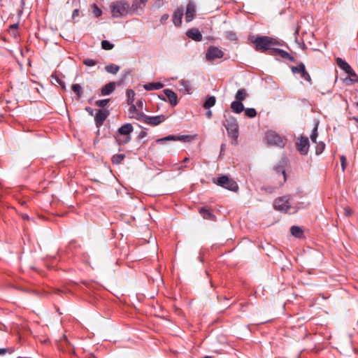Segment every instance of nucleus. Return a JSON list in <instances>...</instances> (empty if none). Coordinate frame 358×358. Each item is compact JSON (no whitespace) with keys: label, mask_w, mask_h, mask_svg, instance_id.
Returning a JSON list of instances; mask_svg holds the SVG:
<instances>
[{"label":"nucleus","mask_w":358,"mask_h":358,"mask_svg":"<svg viewBox=\"0 0 358 358\" xmlns=\"http://www.w3.org/2000/svg\"><path fill=\"white\" fill-rule=\"evenodd\" d=\"M292 71L293 73H299L302 78H303L307 82L312 83L311 77L306 70L305 65L303 63H300L299 66H292Z\"/></svg>","instance_id":"obj_10"},{"label":"nucleus","mask_w":358,"mask_h":358,"mask_svg":"<svg viewBox=\"0 0 358 358\" xmlns=\"http://www.w3.org/2000/svg\"><path fill=\"white\" fill-rule=\"evenodd\" d=\"M206 117H207L208 119L211 118V117H212V115H213V113H212V111H211L210 110H208L206 112Z\"/></svg>","instance_id":"obj_52"},{"label":"nucleus","mask_w":358,"mask_h":358,"mask_svg":"<svg viewBox=\"0 0 358 358\" xmlns=\"http://www.w3.org/2000/svg\"><path fill=\"white\" fill-rule=\"evenodd\" d=\"M108 115H109V111L108 110H106V109L99 110L94 116V122H95L96 126L98 128L101 127Z\"/></svg>","instance_id":"obj_12"},{"label":"nucleus","mask_w":358,"mask_h":358,"mask_svg":"<svg viewBox=\"0 0 358 358\" xmlns=\"http://www.w3.org/2000/svg\"><path fill=\"white\" fill-rule=\"evenodd\" d=\"M180 85L184 88L185 91L189 92L191 90L190 83L188 80H181L179 82Z\"/></svg>","instance_id":"obj_34"},{"label":"nucleus","mask_w":358,"mask_h":358,"mask_svg":"<svg viewBox=\"0 0 358 358\" xmlns=\"http://www.w3.org/2000/svg\"><path fill=\"white\" fill-rule=\"evenodd\" d=\"M357 106H358V101H357Z\"/></svg>","instance_id":"obj_61"},{"label":"nucleus","mask_w":358,"mask_h":358,"mask_svg":"<svg viewBox=\"0 0 358 358\" xmlns=\"http://www.w3.org/2000/svg\"><path fill=\"white\" fill-rule=\"evenodd\" d=\"M325 144L324 143H320L317 145L315 152L317 155L321 154L324 150Z\"/></svg>","instance_id":"obj_39"},{"label":"nucleus","mask_w":358,"mask_h":358,"mask_svg":"<svg viewBox=\"0 0 358 358\" xmlns=\"http://www.w3.org/2000/svg\"><path fill=\"white\" fill-rule=\"evenodd\" d=\"M266 140L269 145H276L280 148L285 146V141L274 131L267 132L266 134Z\"/></svg>","instance_id":"obj_7"},{"label":"nucleus","mask_w":358,"mask_h":358,"mask_svg":"<svg viewBox=\"0 0 358 358\" xmlns=\"http://www.w3.org/2000/svg\"><path fill=\"white\" fill-rule=\"evenodd\" d=\"M87 358H96L93 354L88 355Z\"/></svg>","instance_id":"obj_55"},{"label":"nucleus","mask_w":358,"mask_h":358,"mask_svg":"<svg viewBox=\"0 0 358 358\" xmlns=\"http://www.w3.org/2000/svg\"><path fill=\"white\" fill-rule=\"evenodd\" d=\"M199 212L200 215L203 217V219L209 220H215V217L209 208H207L206 207H201L199 209Z\"/></svg>","instance_id":"obj_18"},{"label":"nucleus","mask_w":358,"mask_h":358,"mask_svg":"<svg viewBox=\"0 0 358 358\" xmlns=\"http://www.w3.org/2000/svg\"><path fill=\"white\" fill-rule=\"evenodd\" d=\"M130 108H129V113L132 114V117H138V113H141L136 109V106L132 103L131 104H129Z\"/></svg>","instance_id":"obj_35"},{"label":"nucleus","mask_w":358,"mask_h":358,"mask_svg":"<svg viewBox=\"0 0 358 358\" xmlns=\"http://www.w3.org/2000/svg\"><path fill=\"white\" fill-rule=\"evenodd\" d=\"M224 117V120L223 121V126L227 129L229 136L233 139L231 143L233 145H237L238 137V125L236 119L229 113H225Z\"/></svg>","instance_id":"obj_2"},{"label":"nucleus","mask_w":358,"mask_h":358,"mask_svg":"<svg viewBox=\"0 0 358 358\" xmlns=\"http://www.w3.org/2000/svg\"><path fill=\"white\" fill-rule=\"evenodd\" d=\"M114 47V45L112 44L110 41H106V40H104V41H101V48L103 49V50H110L111 49H113Z\"/></svg>","instance_id":"obj_32"},{"label":"nucleus","mask_w":358,"mask_h":358,"mask_svg":"<svg viewBox=\"0 0 358 358\" xmlns=\"http://www.w3.org/2000/svg\"><path fill=\"white\" fill-rule=\"evenodd\" d=\"M290 197L289 196H283L277 198L274 201V208L275 210L287 213L292 206L289 203Z\"/></svg>","instance_id":"obj_6"},{"label":"nucleus","mask_w":358,"mask_h":358,"mask_svg":"<svg viewBox=\"0 0 358 358\" xmlns=\"http://www.w3.org/2000/svg\"><path fill=\"white\" fill-rule=\"evenodd\" d=\"M272 55H279L280 57L283 59H288L291 62H294V58L292 55H290L287 51L281 50V49H272Z\"/></svg>","instance_id":"obj_15"},{"label":"nucleus","mask_w":358,"mask_h":358,"mask_svg":"<svg viewBox=\"0 0 358 358\" xmlns=\"http://www.w3.org/2000/svg\"><path fill=\"white\" fill-rule=\"evenodd\" d=\"M336 64L347 74L350 73L351 71L352 70L351 66L345 60L342 59L341 58L338 57L336 59Z\"/></svg>","instance_id":"obj_21"},{"label":"nucleus","mask_w":358,"mask_h":358,"mask_svg":"<svg viewBox=\"0 0 358 358\" xmlns=\"http://www.w3.org/2000/svg\"><path fill=\"white\" fill-rule=\"evenodd\" d=\"M251 42L255 45V49L259 52H265L266 50H271L273 49L272 47L279 45V43L274 38L263 36H252L250 37Z\"/></svg>","instance_id":"obj_1"},{"label":"nucleus","mask_w":358,"mask_h":358,"mask_svg":"<svg viewBox=\"0 0 358 358\" xmlns=\"http://www.w3.org/2000/svg\"><path fill=\"white\" fill-rule=\"evenodd\" d=\"M189 136H174V135H169L164 138H158L156 141L158 143H160L164 141H184L185 139L189 138Z\"/></svg>","instance_id":"obj_16"},{"label":"nucleus","mask_w":358,"mask_h":358,"mask_svg":"<svg viewBox=\"0 0 358 358\" xmlns=\"http://www.w3.org/2000/svg\"><path fill=\"white\" fill-rule=\"evenodd\" d=\"M195 13L196 6L194 5V3L192 1H189L187 5L185 12V20L187 22H189L194 19Z\"/></svg>","instance_id":"obj_13"},{"label":"nucleus","mask_w":358,"mask_h":358,"mask_svg":"<svg viewBox=\"0 0 358 358\" xmlns=\"http://www.w3.org/2000/svg\"><path fill=\"white\" fill-rule=\"evenodd\" d=\"M85 110L91 115H93V110L90 107H86Z\"/></svg>","instance_id":"obj_53"},{"label":"nucleus","mask_w":358,"mask_h":358,"mask_svg":"<svg viewBox=\"0 0 358 358\" xmlns=\"http://www.w3.org/2000/svg\"><path fill=\"white\" fill-rule=\"evenodd\" d=\"M167 117L164 115L157 116H148L145 115L143 113H138V117H135V119L143 122L145 124L151 126H157L162 122L166 120Z\"/></svg>","instance_id":"obj_4"},{"label":"nucleus","mask_w":358,"mask_h":358,"mask_svg":"<svg viewBox=\"0 0 358 358\" xmlns=\"http://www.w3.org/2000/svg\"><path fill=\"white\" fill-rule=\"evenodd\" d=\"M125 158V155L124 154H117L114 155L112 157L111 162L113 164H120Z\"/></svg>","instance_id":"obj_28"},{"label":"nucleus","mask_w":358,"mask_h":358,"mask_svg":"<svg viewBox=\"0 0 358 358\" xmlns=\"http://www.w3.org/2000/svg\"><path fill=\"white\" fill-rule=\"evenodd\" d=\"M52 78H55V80L57 81V83L58 84H59L62 88H65L64 83L63 81H62L59 78H57V76H52Z\"/></svg>","instance_id":"obj_44"},{"label":"nucleus","mask_w":358,"mask_h":358,"mask_svg":"<svg viewBox=\"0 0 358 358\" xmlns=\"http://www.w3.org/2000/svg\"><path fill=\"white\" fill-rule=\"evenodd\" d=\"M145 133H143V134H142V136H145Z\"/></svg>","instance_id":"obj_60"},{"label":"nucleus","mask_w":358,"mask_h":358,"mask_svg":"<svg viewBox=\"0 0 358 358\" xmlns=\"http://www.w3.org/2000/svg\"><path fill=\"white\" fill-rule=\"evenodd\" d=\"M352 119L355 121L357 127H358V118L353 117Z\"/></svg>","instance_id":"obj_54"},{"label":"nucleus","mask_w":358,"mask_h":358,"mask_svg":"<svg viewBox=\"0 0 358 358\" xmlns=\"http://www.w3.org/2000/svg\"><path fill=\"white\" fill-rule=\"evenodd\" d=\"M282 174L284 176V178H285V171H282Z\"/></svg>","instance_id":"obj_59"},{"label":"nucleus","mask_w":358,"mask_h":358,"mask_svg":"<svg viewBox=\"0 0 358 358\" xmlns=\"http://www.w3.org/2000/svg\"><path fill=\"white\" fill-rule=\"evenodd\" d=\"M159 97L164 101L168 99L170 103L173 106H176L178 103L177 94L169 89L164 90L163 94L159 95Z\"/></svg>","instance_id":"obj_9"},{"label":"nucleus","mask_w":358,"mask_h":358,"mask_svg":"<svg viewBox=\"0 0 358 358\" xmlns=\"http://www.w3.org/2000/svg\"><path fill=\"white\" fill-rule=\"evenodd\" d=\"M216 103V99L214 96H207L205 102L203 103V108L206 109H210V108L215 106Z\"/></svg>","instance_id":"obj_23"},{"label":"nucleus","mask_w":358,"mask_h":358,"mask_svg":"<svg viewBox=\"0 0 358 358\" xmlns=\"http://www.w3.org/2000/svg\"><path fill=\"white\" fill-rule=\"evenodd\" d=\"M231 108L234 113H241L244 110V106L242 102L234 101L231 104Z\"/></svg>","instance_id":"obj_22"},{"label":"nucleus","mask_w":358,"mask_h":358,"mask_svg":"<svg viewBox=\"0 0 358 358\" xmlns=\"http://www.w3.org/2000/svg\"><path fill=\"white\" fill-rule=\"evenodd\" d=\"M8 352V349L6 348H0V355H6Z\"/></svg>","instance_id":"obj_51"},{"label":"nucleus","mask_w":358,"mask_h":358,"mask_svg":"<svg viewBox=\"0 0 358 358\" xmlns=\"http://www.w3.org/2000/svg\"><path fill=\"white\" fill-rule=\"evenodd\" d=\"M71 89L73 91V92L76 94L78 99L81 97L83 90L80 85L74 84L72 85Z\"/></svg>","instance_id":"obj_30"},{"label":"nucleus","mask_w":358,"mask_h":358,"mask_svg":"<svg viewBox=\"0 0 358 358\" xmlns=\"http://www.w3.org/2000/svg\"><path fill=\"white\" fill-rule=\"evenodd\" d=\"M224 55L223 52L217 47L211 46L208 48L206 55L208 61H213L215 59L222 58Z\"/></svg>","instance_id":"obj_11"},{"label":"nucleus","mask_w":358,"mask_h":358,"mask_svg":"<svg viewBox=\"0 0 358 358\" xmlns=\"http://www.w3.org/2000/svg\"><path fill=\"white\" fill-rule=\"evenodd\" d=\"M236 101L242 102L248 97V93L245 89H240L235 96Z\"/></svg>","instance_id":"obj_25"},{"label":"nucleus","mask_w":358,"mask_h":358,"mask_svg":"<svg viewBox=\"0 0 358 358\" xmlns=\"http://www.w3.org/2000/svg\"><path fill=\"white\" fill-rule=\"evenodd\" d=\"M189 161V158L187 157H185L184 159H183V162H187Z\"/></svg>","instance_id":"obj_58"},{"label":"nucleus","mask_w":358,"mask_h":358,"mask_svg":"<svg viewBox=\"0 0 358 358\" xmlns=\"http://www.w3.org/2000/svg\"><path fill=\"white\" fill-rule=\"evenodd\" d=\"M145 89L146 90H159L163 87V84L161 83H150L145 85Z\"/></svg>","instance_id":"obj_26"},{"label":"nucleus","mask_w":358,"mask_h":358,"mask_svg":"<svg viewBox=\"0 0 358 358\" xmlns=\"http://www.w3.org/2000/svg\"><path fill=\"white\" fill-rule=\"evenodd\" d=\"M187 36L195 41H201L202 40V35L196 29H191L188 30Z\"/></svg>","instance_id":"obj_19"},{"label":"nucleus","mask_w":358,"mask_h":358,"mask_svg":"<svg viewBox=\"0 0 358 358\" xmlns=\"http://www.w3.org/2000/svg\"><path fill=\"white\" fill-rule=\"evenodd\" d=\"M119 144H127L131 141V136H124L122 138H117Z\"/></svg>","instance_id":"obj_37"},{"label":"nucleus","mask_w":358,"mask_h":358,"mask_svg":"<svg viewBox=\"0 0 358 358\" xmlns=\"http://www.w3.org/2000/svg\"><path fill=\"white\" fill-rule=\"evenodd\" d=\"M169 17L168 14H164L160 19V22L162 24H164Z\"/></svg>","instance_id":"obj_47"},{"label":"nucleus","mask_w":358,"mask_h":358,"mask_svg":"<svg viewBox=\"0 0 358 358\" xmlns=\"http://www.w3.org/2000/svg\"><path fill=\"white\" fill-rule=\"evenodd\" d=\"M78 15H79V10L78 9H75L73 11L72 17L75 18L76 17H78Z\"/></svg>","instance_id":"obj_49"},{"label":"nucleus","mask_w":358,"mask_h":358,"mask_svg":"<svg viewBox=\"0 0 358 358\" xmlns=\"http://www.w3.org/2000/svg\"><path fill=\"white\" fill-rule=\"evenodd\" d=\"M224 147H225V145H224V144H222V145H221V152H222L224 151Z\"/></svg>","instance_id":"obj_56"},{"label":"nucleus","mask_w":358,"mask_h":358,"mask_svg":"<svg viewBox=\"0 0 358 358\" xmlns=\"http://www.w3.org/2000/svg\"><path fill=\"white\" fill-rule=\"evenodd\" d=\"M309 140L306 136H301L296 142V147L300 154L305 155L308 154L309 150Z\"/></svg>","instance_id":"obj_8"},{"label":"nucleus","mask_w":358,"mask_h":358,"mask_svg":"<svg viewBox=\"0 0 358 358\" xmlns=\"http://www.w3.org/2000/svg\"><path fill=\"white\" fill-rule=\"evenodd\" d=\"M134 127L130 123L123 124L119 129L118 134L122 136H130V134L133 131Z\"/></svg>","instance_id":"obj_17"},{"label":"nucleus","mask_w":358,"mask_h":358,"mask_svg":"<svg viewBox=\"0 0 358 358\" xmlns=\"http://www.w3.org/2000/svg\"><path fill=\"white\" fill-rule=\"evenodd\" d=\"M290 231L292 235L297 238H301L303 235L302 229L297 226H292L290 229Z\"/></svg>","instance_id":"obj_29"},{"label":"nucleus","mask_w":358,"mask_h":358,"mask_svg":"<svg viewBox=\"0 0 358 358\" xmlns=\"http://www.w3.org/2000/svg\"><path fill=\"white\" fill-rule=\"evenodd\" d=\"M134 91L132 90H128L127 91V102L128 104H131L134 101Z\"/></svg>","instance_id":"obj_31"},{"label":"nucleus","mask_w":358,"mask_h":358,"mask_svg":"<svg viewBox=\"0 0 358 358\" xmlns=\"http://www.w3.org/2000/svg\"><path fill=\"white\" fill-rule=\"evenodd\" d=\"M92 13L96 17H99L102 13L101 9H99L95 4L92 6Z\"/></svg>","instance_id":"obj_42"},{"label":"nucleus","mask_w":358,"mask_h":358,"mask_svg":"<svg viewBox=\"0 0 358 358\" xmlns=\"http://www.w3.org/2000/svg\"><path fill=\"white\" fill-rule=\"evenodd\" d=\"M10 31V32H12V34H13V35L14 36H16V34H17V30H16V31Z\"/></svg>","instance_id":"obj_57"},{"label":"nucleus","mask_w":358,"mask_h":358,"mask_svg":"<svg viewBox=\"0 0 358 358\" xmlns=\"http://www.w3.org/2000/svg\"><path fill=\"white\" fill-rule=\"evenodd\" d=\"M116 84L114 82H110L101 88V95L106 96L111 94L115 89Z\"/></svg>","instance_id":"obj_20"},{"label":"nucleus","mask_w":358,"mask_h":358,"mask_svg":"<svg viewBox=\"0 0 358 358\" xmlns=\"http://www.w3.org/2000/svg\"><path fill=\"white\" fill-rule=\"evenodd\" d=\"M110 8L113 16L114 17H119L127 14L129 10V5L124 1H116L110 5Z\"/></svg>","instance_id":"obj_3"},{"label":"nucleus","mask_w":358,"mask_h":358,"mask_svg":"<svg viewBox=\"0 0 358 358\" xmlns=\"http://www.w3.org/2000/svg\"><path fill=\"white\" fill-rule=\"evenodd\" d=\"M120 66L113 64L106 66L105 69L108 73L115 75L120 71Z\"/></svg>","instance_id":"obj_27"},{"label":"nucleus","mask_w":358,"mask_h":358,"mask_svg":"<svg viewBox=\"0 0 358 358\" xmlns=\"http://www.w3.org/2000/svg\"><path fill=\"white\" fill-rule=\"evenodd\" d=\"M18 28V24H13L10 26V31H16Z\"/></svg>","instance_id":"obj_48"},{"label":"nucleus","mask_w":358,"mask_h":358,"mask_svg":"<svg viewBox=\"0 0 358 358\" xmlns=\"http://www.w3.org/2000/svg\"><path fill=\"white\" fill-rule=\"evenodd\" d=\"M341 162L343 171L345 169L346 158L344 156L341 157Z\"/></svg>","instance_id":"obj_45"},{"label":"nucleus","mask_w":358,"mask_h":358,"mask_svg":"<svg viewBox=\"0 0 358 358\" xmlns=\"http://www.w3.org/2000/svg\"><path fill=\"white\" fill-rule=\"evenodd\" d=\"M148 0H138L135 1L132 3L131 8L133 10H137L138 9L143 10V8L145 6V3Z\"/></svg>","instance_id":"obj_24"},{"label":"nucleus","mask_w":358,"mask_h":358,"mask_svg":"<svg viewBox=\"0 0 358 358\" xmlns=\"http://www.w3.org/2000/svg\"><path fill=\"white\" fill-rule=\"evenodd\" d=\"M317 137V124H316L315 128L313 129V133L310 135V139L313 143H316Z\"/></svg>","instance_id":"obj_41"},{"label":"nucleus","mask_w":358,"mask_h":358,"mask_svg":"<svg viewBox=\"0 0 358 358\" xmlns=\"http://www.w3.org/2000/svg\"><path fill=\"white\" fill-rule=\"evenodd\" d=\"M344 215L347 217L350 216L352 214V210L349 206H345L344 208Z\"/></svg>","instance_id":"obj_43"},{"label":"nucleus","mask_w":358,"mask_h":358,"mask_svg":"<svg viewBox=\"0 0 358 358\" xmlns=\"http://www.w3.org/2000/svg\"><path fill=\"white\" fill-rule=\"evenodd\" d=\"M184 15V9L182 7L178 8L175 10L173 15V22L176 27H180L182 24V18Z\"/></svg>","instance_id":"obj_14"},{"label":"nucleus","mask_w":358,"mask_h":358,"mask_svg":"<svg viewBox=\"0 0 358 358\" xmlns=\"http://www.w3.org/2000/svg\"><path fill=\"white\" fill-rule=\"evenodd\" d=\"M348 75L351 77L350 80L352 83H358V76L356 74V73L352 69L350 73H348Z\"/></svg>","instance_id":"obj_40"},{"label":"nucleus","mask_w":358,"mask_h":358,"mask_svg":"<svg viewBox=\"0 0 358 358\" xmlns=\"http://www.w3.org/2000/svg\"><path fill=\"white\" fill-rule=\"evenodd\" d=\"M163 4H164V0H156L155 2V6L158 8L162 7L163 6Z\"/></svg>","instance_id":"obj_46"},{"label":"nucleus","mask_w":358,"mask_h":358,"mask_svg":"<svg viewBox=\"0 0 358 358\" xmlns=\"http://www.w3.org/2000/svg\"><path fill=\"white\" fill-rule=\"evenodd\" d=\"M109 101H110L109 99L98 100L95 102V105L96 106L103 108L108 103Z\"/></svg>","instance_id":"obj_36"},{"label":"nucleus","mask_w":358,"mask_h":358,"mask_svg":"<svg viewBox=\"0 0 358 358\" xmlns=\"http://www.w3.org/2000/svg\"><path fill=\"white\" fill-rule=\"evenodd\" d=\"M136 105H137V106H138V108H141V109H142V108H143V101H142V100H138V101H137V103H136Z\"/></svg>","instance_id":"obj_50"},{"label":"nucleus","mask_w":358,"mask_h":358,"mask_svg":"<svg viewBox=\"0 0 358 358\" xmlns=\"http://www.w3.org/2000/svg\"><path fill=\"white\" fill-rule=\"evenodd\" d=\"M245 114L250 118L255 117L257 115V112L255 108H244Z\"/></svg>","instance_id":"obj_33"},{"label":"nucleus","mask_w":358,"mask_h":358,"mask_svg":"<svg viewBox=\"0 0 358 358\" xmlns=\"http://www.w3.org/2000/svg\"><path fill=\"white\" fill-rule=\"evenodd\" d=\"M83 62L87 66H94L97 64L96 61L92 59H85Z\"/></svg>","instance_id":"obj_38"},{"label":"nucleus","mask_w":358,"mask_h":358,"mask_svg":"<svg viewBox=\"0 0 358 358\" xmlns=\"http://www.w3.org/2000/svg\"><path fill=\"white\" fill-rule=\"evenodd\" d=\"M216 183L217 185L233 192H236L238 189V186L236 182L227 176L219 177Z\"/></svg>","instance_id":"obj_5"}]
</instances>
